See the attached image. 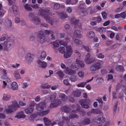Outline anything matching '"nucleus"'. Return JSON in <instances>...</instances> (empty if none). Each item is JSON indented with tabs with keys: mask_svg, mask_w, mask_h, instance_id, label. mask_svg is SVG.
<instances>
[{
	"mask_svg": "<svg viewBox=\"0 0 126 126\" xmlns=\"http://www.w3.org/2000/svg\"><path fill=\"white\" fill-rule=\"evenodd\" d=\"M65 71L66 73L69 75H71L72 74L75 73V71L72 70L70 68L68 67H67L66 68Z\"/></svg>",
	"mask_w": 126,
	"mask_h": 126,
	"instance_id": "obj_25",
	"label": "nucleus"
},
{
	"mask_svg": "<svg viewBox=\"0 0 126 126\" xmlns=\"http://www.w3.org/2000/svg\"><path fill=\"white\" fill-rule=\"evenodd\" d=\"M91 55L90 53H87L86 56V58L84 60L85 62L86 63L88 62V61L90 60V57H91Z\"/></svg>",
	"mask_w": 126,
	"mask_h": 126,
	"instance_id": "obj_35",
	"label": "nucleus"
},
{
	"mask_svg": "<svg viewBox=\"0 0 126 126\" xmlns=\"http://www.w3.org/2000/svg\"><path fill=\"white\" fill-rule=\"evenodd\" d=\"M34 56V55L30 53L27 54L25 57L26 62L28 63L32 62L33 60Z\"/></svg>",
	"mask_w": 126,
	"mask_h": 126,
	"instance_id": "obj_10",
	"label": "nucleus"
},
{
	"mask_svg": "<svg viewBox=\"0 0 126 126\" xmlns=\"http://www.w3.org/2000/svg\"><path fill=\"white\" fill-rule=\"evenodd\" d=\"M1 40L4 42L3 45L4 49L5 50H8L11 48L14 40L11 39L10 37H8L6 34L2 35Z\"/></svg>",
	"mask_w": 126,
	"mask_h": 126,
	"instance_id": "obj_1",
	"label": "nucleus"
},
{
	"mask_svg": "<svg viewBox=\"0 0 126 126\" xmlns=\"http://www.w3.org/2000/svg\"><path fill=\"white\" fill-rule=\"evenodd\" d=\"M79 76L80 78H83L84 75V73L82 71H80L77 73Z\"/></svg>",
	"mask_w": 126,
	"mask_h": 126,
	"instance_id": "obj_39",
	"label": "nucleus"
},
{
	"mask_svg": "<svg viewBox=\"0 0 126 126\" xmlns=\"http://www.w3.org/2000/svg\"><path fill=\"white\" fill-rule=\"evenodd\" d=\"M60 36L61 38H64L65 41L67 42L68 43L70 42V39L68 36L67 35H65L64 34L61 33L60 34Z\"/></svg>",
	"mask_w": 126,
	"mask_h": 126,
	"instance_id": "obj_30",
	"label": "nucleus"
},
{
	"mask_svg": "<svg viewBox=\"0 0 126 126\" xmlns=\"http://www.w3.org/2000/svg\"><path fill=\"white\" fill-rule=\"evenodd\" d=\"M12 9L15 16H17L19 15V12L17 7L16 5H13L12 6Z\"/></svg>",
	"mask_w": 126,
	"mask_h": 126,
	"instance_id": "obj_21",
	"label": "nucleus"
},
{
	"mask_svg": "<svg viewBox=\"0 0 126 126\" xmlns=\"http://www.w3.org/2000/svg\"><path fill=\"white\" fill-rule=\"evenodd\" d=\"M77 79L76 76L74 75H72L71 76L70 80L71 81H76Z\"/></svg>",
	"mask_w": 126,
	"mask_h": 126,
	"instance_id": "obj_48",
	"label": "nucleus"
},
{
	"mask_svg": "<svg viewBox=\"0 0 126 126\" xmlns=\"http://www.w3.org/2000/svg\"><path fill=\"white\" fill-rule=\"evenodd\" d=\"M18 88L17 83L15 82H13L11 84V88L13 90H16Z\"/></svg>",
	"mask_w": 126,
	"mask_h": 126,
	"instance_id": "obj_22",
	"label": "nucleus"
},
{
	"mask_svg": "<svg viewBox=\"0 0 126 126\" xmlns=\"http://www.w3.org/2000/svg\"><path fill=\"white\" fill-rule=\"evenodd\" d=\"M37 63L38 66L43 68H45L47 65V64L46 62H42L40 60L38 61Z\"/></svg>",
	"mask_w": 126,
	"mask_h": 126,
	"instance_id": "obj_15",
	"label": "nucleus"
},
{
	"mask_svg": "<svg viewBox=\"0 0 126 126\" xmlns=\"http://www.w3.org/2000/svg\"><path fill=\"white\" fill-rule=\"evenodd\" d=\"M15 77L17 79H21L19 73L17 71H15L14 73Z\"/></svg>",
	"mask_w": 126,
	"mask_h": 126,
	"instance_id": "obj_32",
	"label": "nucleus"
},
{
	"mask_svg": "<svg viewBox=\"0 0 126 126\" xmlns=\"http://www.w3.org/2000/svg\"><path fill=\"white\" fill-rule=\"evenodd\" d=\"M28 17L31 21L35 24L39 25L41 23L40 18L38 17L35 16L33 12H30L29 14Z\"/></svg>",
	"mask_w": 126,
	"mask_h": 126,
	"instance_id": "obj_6",
	"label": "nucleus"
},
{
	"mask_svg": "<svg viewBox=\"0 0 126 126\" xmlns=\"http://www.w3.org/2000/svg\"><path fill=\"white\" fill-rule=\"evenodd\" d=\"M86 84V82H82L79 83L77 85L79 87H84Z\"/></svg>",
	"mask_w": 126,
	"mask_h": 126,
	"instance_id": "obj_44",
	"label": "nucleus"
},
{
	"mask_svg": "<svg viewBox=\"0 0 126 126\" xmlns=\"http://www.w3.org/2000/svg\"><path fill=\"white\" fill-rule=\"evenodd\" d=\"M101 18L100 16H98L96 17H94L92 19L93 20H96V23L99 22L101 21Z\"/></svg>",
	"mask_w": 126,
	"mask_h": 126,
	"instance_id": "obj_38",
	"label": "nucleus"
},
{
	"mask_svg": "<svg viewBox=\"0 0 126 126\" xmlns=\"http://www.w3.org/2000/svg\"><path fill=\"white\" fill-rule=\"evenodd\" d=\"M47 56L46 53V52L44 51H43L42 52L40 56V59L42 60H44Z\"/></svg>",
	"mask_w": 126,
	"mask_h": 126,
	"instance_id": "obj_34",
	"label": "nucleus"
},
{
	"mask_svg": "<svg viewBox=\"0 0 126 126\" xmlns=\"http://www.w3.org/2000/svg\"><path fill=\"white\" fill-rule=\"evenodd\" d=\"M6 12V11L3 9H2L0 11V16L2 17Z\"/></svg>",
	"mask_w": 126,
	"mask_h": 126,
	"instance_id": "obj_46",
	"label": "nucleus"
},
{
	"mask_svg": "<svg viewBox=\"0 0 126 126\" xmlns=\"http://www.w3.org/2000/svg\"><path fill=\"white\" fill-rule=\"evenodd\" d=\"M49 110H43L39 112L38 114V115L40 116H43L47 115L49 112Z\"/></svg>",
	"mask_w": 126,
	"mask_h": 126,
	"instance_id": "obj_27",
	"label": "nucleus"
},
{
	"mask_svg": "<svg viewBox=\"0 0 126 126\" xmlns=\"http://www.w3.org/2000/svg\"><path fill=\"white\" fill-rule=\"evenodd\" d=\"M39 14L40 15L42 16L46 21H47L50 25H53L54 19L50 18L48 16L50 14V10L47 9H41L39 11Z\"/></svg>",
	"mask_w": 126,
	"mask_h": 126,
	"instance_id": "obj_2",
	"label": "nucleus"
},
{
	"mask_svg": "<svg viewBox=\"0 0 126 126\" xmlns=\"http://www.w3.org/2000/svg\"><path fill=\"white\" fill-rule=\"evenodd\" d=\"M49 98L50 102L52 103L50 105L51 107H56L62 102L61 99H56V96L54 95H50Z\"/></svg>",
	"mask_w": 126,
	"mask_h": 126,
	"instance_id": "obj_4",
	"label": "nucleus"
},
{
	"mask_svg": "<svg viewBox=\"0 0 126 126\" xmlns=\"http://www.w3.org/2000/svg\"><path fill=\"white\" fill-rule=\"evenodd\" d=\"M56 74L58 75L61 78H63L64 76L63 73L61 70H60L57 71Z\"/></svg>",
	"mask_w": 126,
	"mask_h": 126,
	"instance_id": "obj_36",
	"label": "nucleus"
},
{
	"mask_svg": "<svg viewBox=\"0 0 126 126\" xmlns=\"http://www.w3.org/2000/svg\"><path fill=\"white\" fill-rule=\"evenodd\" d=\"M43 120L44 121V123L46 122H51V121L50 120H49L47 118L44 117L43 118Z\"/></svg>",
	"mask_w": 126,
	"mask_h": 126,
	"instance_id": "obj_62",
	"label": "nucleus"
},
{
	"mask_svg": "<svg viewBox=\"0 0 126 126\" xmlns=\"http://www.w3.org/2000/svg\"><path fill=\"white\" fill-rule=\"evenodd\" d=\"M62 110L68 113L70 112L71 110L70 108L68 106H65L61 108Z\"/></svg>",
	"mask_w": 126,
	"mask_h": 126,
	"instance_id": "obj_19",
	"label": "nucleus"
},
{
	"mask_svg": "<svg viewBox=\"0 0 126 126\" xmlns=\"http://www.w3.org/2000/svg\"><path fill=\"white\" fill-rule=\"evenodd\" d=\"M117 69L118 71H122L124 69L123 67L122 66H119L117 68Z\"/></svg>",
	"mask_w": 126,
	"mask_h": 126,
	"instance_id": "obj_53",
	"label": "nucleus"
},
{
	"mask_svg": "<svg viewBox=\"0 0 126 126\" xmlns=\"http://www.w3.org/2000/svg\"><path fill=\"white\" fill-rule=\"evenodd\" d=\"M91 122V120L89 118H85L82 121V123L84 125L89 124Z\"/></svg>",
	"mask_w": 126,
	"mask_h": 126,
	"instance_id": "obj_31",
	"label": "nucleus"
},
{
	"mask_svg": "<svg viewBox=\"0 0 126 126\" xmlns=\"http://www.w3.org/2000/svg\"><path fill=\"white\" fill-rule=\"evenodd\" d=\"M6 22L7 26L8 27H10L12 25L11 22L9 19H7Z\"/></svg>",
	"mask_w": 126,
	"mask_h": 126,
	"instance_id": "obj_51",
	"label": "nucleus"
},
{
	"mask_svg": "<svg viewBox=\"0 0 126 126\" xmlns=\"http://www.w3.org/2000/svg\"><path fill=\"white\" fill-rule=\"evenodd\" d=\"M96 81L98 84H99L102 83L103 81V79L102 78H99L97 79Z\"/></svg>",
	"mask_w": 126,
	"mask_h": 126,
	"instance_id": "obj_47",
	"label": "nucleus"
},
{
	"mask_svg": "<svg viewBox=\"0 0 126 126\" xmlns=\"http://www.w3.org/2000/svg\"><path fill=\"white\" fill-rule=\"evenodd\" d=\"M69 100V101L72 102H74L75 101V100L73 97H72L71 95H69L68 96Z\"/></svg>",
	"mask_w": 126,
	"mask_h": 126,
	"instance_id": "obj_52",
	"label": "nucleus"
},
{
	"mask_svg": "<svg viewBox=\"0 0 126 126\" xmlns=\"http://www.w3.org/2000/svg\"><path fill=\"white\" fill-rule=\"evenodd\" d=\"M96 56L99 58L101 59L104 57V55L101 53H99L98 54H96Z\"/></svg>",
	"mask_w": 126,
	"mask_h": 126,
	"instance_id": "obj_50",
	"label": "nucleus"
},
{
	"mask_svg": "<svg viewBox=\"0 0 126 126\" xmlns=\"http://www.w3.org/2000/svg\"><path fill=\"white\" fill-rule=\"evenodd\" d=\"M59 41H57L53 42V45L55 47H57L59 46Z\"/></svg>",
	"mask_w": 126,
	"mask_h": 126,
	"instance_id": "obj_45",
	"label": "nucleus"
},
{
	"mask_svg": "<svg viewBox=\"0 0 126 126\" xmlns=\"http://www.w3.org/2000/svg\"><path fill=\"white\" fill-rule=\"evenodd\" d=\"M11 97V95L9 94H4L3 95L2 99L5 101L9 100Z\"/></svg>",
	"mask_w": 126,
	"mask_h": 126,
	"instance_id": "obj_28",
	"label": "nucleus"
},
{
	"mask_svg": "<svg viewBox=\"0 0 126 126\" xmlns=\"http://www.w3.org/2000/svg\"><path fill=\"white\" fill-rule=\"evenodd\" d=\"M60 7V5L58 3H55L53 7V9L55 10H58L59 9Z\"/></svg>",
	"mask_w": 126,
	"mask_h": 126,
	"instance_id": "obj_42",
	"label": "nucleus"
},
{
	"mask_svg": "<svg viewBox=\"0 0 126 126\" xmlns=\"http://www.w3.org/2000/svg\"><path fill=\"white\" fill-rule=\"evenodd\" d=\"M59 87L58 85H55L52 86L51 87V89L53 90H55L57 89Z\"/></svg>",
	"mask_w": 126,
	"mask_h": 126,
	"instance_id": "obj_55",
	"label": "nucleus"
},
{
	"mask_svg": "<svg viewBox=\"0 0 126 126\" xmlns=\"http://www.w3.org/2000/svg\"><path fill=\"white\" fill-rule=\"evenodd\" d=\"M20 19L18 17H16L15 19V21L16 23H18L20 22Z\"/></svg>",
	"mask_w": 126,
	"mask_h": 126,
	"instance_id": "obj_64",
	"label": "nucleus"
},
{
	"mask_svg": "<svg viewBox=\"0 0 126 126\" xmlns=\"http://www.w3.org/2000/svg\"><path fill=\"white\" fill-rule=\"evenodd\" d=\"M68 117L70 119H72L74 118L77 119H78L79 117V116L75 113H70L68 115Z\"/></svg>",
	"mask_w": 126,
	"mask_h": 126,
	"instance_id": "obj_26",
	"label": "nucleus"
},
{
	"mask_svg": "<svg viewBox=\"0 0 126 126\" xmlns=\"http://www.w3.org/2000/svg\"><path fill=\"white\" fill-rule=\"evenodd\" d=\"M3 78L4 79L5 81L7 82H10V80L7 77H5V76H4L3 77Z\"/></svg>",
	"mask_w": 126,
	"mask_h": 126,
	"instance_id": "obj_63",
	"label": "nucleus"
},
{
	"mask_svg": "<svg viewBox=\"0 0 126 126\" xmlns=\"http://www.w3.org/2000/svg\"><path fill=\"white\" fill-rule=\"evenodd\" d=\"M117 102L116 103V104L114 106L113 111L114 112H115L117 110Z\"/></svg>",
	"mask_w": 126,
	"mask_h": 126,
	"instance_id": "obj_60",
	"label": "nucleus"
},
{
	"mask_svg": "<svg viewBox=\"0 0 126 126\" xmlns=\"http://www.w3.org/2000/svg\"><path fill=\"white\" fill-rule=\"evenodd\" d=\"M23 113V112L22 111L18 112L17 113V115L15 116V117L18 119L25 118V116Z\"/></svg>",
	"mask_w": 126,
	"mask_h": 126,
	"instance_id": "obj_18",
	"label": "nucleus"
},
{
	"mask_svg": "<svg viewBox=\"0 0 126 126\" xmlns=\"http://www.w3.org/2000/svg\"><path fill=\"white\" fill-rule=\"evenodd\" d=\"M62 121L64 122L65 125H67L68 123L69 122L70 119L67 117H65L63 116L62 117Z\"/></svg>",
	"mask_w": 126,
	"mask_h": 126,
	"instance_id": "obj_29",
	"label": "nucleus"
},
{
	"mask_svg": "<svg viewBox=\"0 0 126 126\" xmlns=\"http://www.w3.org/2000/svg\"><path fill=\"white\" fill-rule=\"evenodd\" d=\"M95 122L97 123L101 124L105 121V119L102 116H99L95 118Z\"/></svg>",
	"mask_w": 126,
	"mask_h": 126,
	"instance_id": "obj_12",
	"label": "nucleus"
},
{
	"mask_svg": "<svg viewBox=\"0 0 126 126\" xmlns=\"http://www.w3.org/2000/svg\"><path fill=\"white\" fill-rule=\"evenodd\" d=\"M59 97L61 98V101H66L67 99V96H66L65 95L62 93H60L58 94Z\"/></svg>",
	"mask_w": 126,
	"mask_h": 126,
	"instance_id": "obj_16",
	"label": "nucleus"
},
{
	"mask_svg": "<svg viewBox=\"0 0 126 126\" xmlns=\"http://www.w3.org/2000/svg\"><path fill=\"white\" fill-rule=\"evenodd\" d=\"M74 36L75 37H80L82 36L79 30H75L73 34Z\"/></svg>",
	"mask_w": 126,
	"mask_h": 126,
	"instance_id": "obj_20",
	"label": "nucleus"
},
{
	"mask_svg": "<svg viewBox=\"0 0 126 126\" xmlns=\"http://www.w3.org/2000/svg\"><path fill=\"white\" fill-rule=\"evenodd\" d=\"M33 110L34 109L33 108L30 107L26 108L25 110V112L27 114H30L32 112Z\"/></svg>",
	"mask_w": 126,
	"mask_h": 126,
	"instance_id": "obj_23",
	"label": "nucleus"
},
{
	"mask_svg": "<svg viewBox=\"0 0 126 126\" xmlns=\"http://www.w3.org/2000/svg\"><path fill=\"white\" fill-rule=\"evenodd\" d=\"M102 15L104 19L106 18L107 17L106 13L105 12H103L102 13Z\"/></svg>",
	"mask_w": 126,
	"mask_h": 126,
	"instance_id": "obj_57",
	"label": "nucleus"
},
{
	"mask_svg": "<svg viewBox=\"0 0 126 126\" xmlns=\"http://www.w3.org/2000/svg\"><path fill=\"white\" fill-rule=\"evenodd\" d=\"M80 61L77 59L75 62L72 65L73 68L75 70H77L79 68V63Z\"/></svg>",
	"mask_w": 126,
	"mask_h": 126,
	"instance_id": "obj_14",
	"label": "nucleus"
},
{
	"mask_svg": "<svg viewBox=\"0 0 126 126\" xmlns=\"http://www.w3.org/2000/svg\"><path fill=\"white\" fill-rule=\"evenodd\" d=\"M64 83L67 85H70V83H69L68 81V80L67 79L64 80L63 81Z\"/></svg>",
	"mask_w": 126,
	"mask_h": 126,
	"instance_id": "obj_61",
	"label": "nucleus"
},
{
	"mask_svg": "<svg viewBox=\"0 0 126 126\" xmlns=\"http://www.w3.org/2000/svg\"><path fill=\"white\" fill-rule=\"evenodd\" d=\"M88 101L87 99H81L80 100V104L82 108L86 109L89 108V106L86 104L88 103Z\"/></svg>",
	"mask_w": 126,
	"mask_h": 126,
	"instance_id": "obj_11",
	"label": "nucleus"
},
{
	"mask_svg": "<svg viewBox=\"0 0 126 126\" xmlns=\"http://www.w3.org/2000/svg\"><path fill=\"white\" fill-rule=\"evenodd\" d=\"M59 52L62 54L66 53H65V48L63 47H61L58 48Z\"/></svg>",
	"mask_w": 126,
	"mask_h": 126,
	"instance_id": "obj_33",
	"label": "nucleus"
},
{
	"mask_svg": "<svg viewBox=\"0 0 126 126\" xmlns=\"http://www.w3.org/2000/svg\"><path fill=\"white\" fill-rule=\"evenodd\" d=\"M45 33L47 34L50 35L51 39H54L55 37L54 35V33L51 30H46L45 31Z\"/></svg>",
	"mask_w": 126,
	"mask_h": 126,
	"instance_id": "obj_17",
	"label": "nucleus"
},
{
	"mask_svg": "<svg viewBox=\"0 0 126 126\" xmlns=\"http://www.w3.org/2000/svg\"><path fill=\"white\" fill-rule=\"evenodd\" d=\"M64 40L65 42L62 40L59 41V43L60 45H63L66 47V52L64 54V56L65 58H67L71 56L72 53V49L70 46H67V44L68 43L67 42L65 39Z\"/></svg>",
	"mask_w": 126,
	"mask_h": 126,
	"instance_id": "obj_3",
	"label": "nucleus"
},
{
	"mask_svg": "<svg viewBox=\"0 0 126 126\" xmlns=\"http://www.w3.org/2000/svg\"><path fill=\"white\" fill-rule=\"evenodd\" d=\"M38 36L39 38V41L41 43H44L46 40L43 31H40L38 32Z\"/></svg>",
	"mask_w": 126,
	"mask_h": 126,
	"instance_id": "obj_9",
	"label": "nucleus"
},
{
	"mask_svg": "<svg viewBox=\"0 0 126 126\" xmlns=\"http://www.w3.org/2000/svg\"><path fill=\"white\" fill-rule=\"evenodd\" d=\"M74 42L77 46L80 45L81 44V41L77 39H75L74 40Z\"/></svg>",
	"mask_w": 126,
	"mask_h": 126,
	"instance_id": "obj_43",
	"label": "nucleus"
},
{
	"mask_svg": "<svg viewBox=\"0 0 126 126\" xmlns=\"http://www.w3.org/2000/svg\"><path fill=\"white\" fill-rule=\"evenodd\" d=\"M24 7L25 9L29 11H31L32 10V9L30 7L29 4H26L24 5Z\"/></svg>",
	"mask_w": 126,
	"mask_h": 126,
	"instance_id": "obj_41",
	"label": "nucleus"
},
{
	"mask_svg": "<svg viewBox=\"0 0 126 126\" xmlns=\"http://www.w3.org/2000/svg\"><path fill=\"white\" fill-rule=\"evenodd\" d=\"M79 21L78 20H74L73 24L74 25L75 28H77L79 26Z\"/></svg>",
	"mask_w": 126,
	"mask_h": 126,
	"instance_id": "obj_40",
	"label": "nucleus"
},
{
	"mask_svg": "<svg viewBox=\"0 0 126 126\" xmlns=\"http://www.w3.org/2000/svg\"><path fill=\"white\" fill-rule=\"evenodd\" d=\"M19 105L15 101L12 102L11 105H9L8 106V108L4 110L7 113H10L13 112V110H16V109L19 108Z\"/></svg>",
	"mask_w": 126,
	"mask_h": 126,
	"instance_id": "obj_5",
	"label": "nucleus"
},
{
	"mask_svg": "<svg viewBox=\"0 0 126 126\" xmlns=\"http://www.w3.org/2000/svg\"><path fill=\"white\" fill-rule=\"evenodd\" d=\"M6 116L3 113H0V119H4L5 118Z\"/></svg>",
	"mask_w": 126,
	"mask_h": 126,
	"instance_id": "obj_59",
	"label": "nucleus"
},
{
	"mask_svg": "<svg viewBox=\"0 0 126 126\" xmlns=\"http://www.w3.org/2000/svg\"><path fill=\"white\" fill-rule=\"evenodd\" d=\"M95 33L93 31H90L88 33V35L90 38H92L95 36Z\"/></svg>",
	"mask_w": 126,
	"mask_h": 126,
	"instance_id": "obj_37",
	"label": "nucleus"
},
{
	"mask_svg": "<svg viewBox=\"0 0 126 126\" xmlns=\"http://www.w3.org/2000/svg\"><path fill=\"white\" fill-rule=\"evenodd\" d=\"M57 14L59 18L62 20H64L68 17L67 15L64 12L59 13Z\"/></svg>",
	"mask_w": 126,
	"mask_h": 126,
	"instance_id": "obj_13",
	"label": "nucleus"
},
{
	"mask_svg": "<svg viewBox=\"0 0 126 126\" xmlns=\"http://www.w3.org/2000/svg\"><path fill=\"white\" fill-rule=\"evenodd\" d=\"M95 60L93 58H91L90 59L88 62L86 63L87 64H90L92 63L95 62Z\"/></svg>",
	"mask_w": 126,
	"mask_h": 126,
	"instance_id": "obj_49",
	"label": "nucleus"
},
{
	"mask_svg": "<svg viewBox=\"0 0 126 126\" xmlns=\"http://www.w3.org/2000/svg\"><path fill=\"white\" fill-rule=\"evenodd\" d=\"M84 48L88 52H90L91 51V48L88 46H84Z\"/></svg>",
	"mask_w": 126,
	"mask_h": 126,
	"instance_id": "obj_54",
	"label": "nucleus"
},
{
	"mask_svg": "<svg viewBox=\"0 0 126 126\" xmlns=\"http://www.w3.org/2000/svg\"><path fill=\"white\" fill-rule=\"evenodd\" d=\"M58 124L60 126H64V125H65L64 123V122H63L62 121L59 122H58Z\"/></svg>",
	"mask_w": 126,
	"mask_h": 126,
	"instance_id": "obj_58",
	"label": "nucleus"
},
{
	"mask_svg": "<svg viewBox=\"0 0 126 126\" xmlns=\"http://www.w3.org/2000/svg\"><path fill=\"white\" fill-rule=\"evenodd\" d=\"M100 62H96L92 64L90 67V70L94 72L100 69L102 67Z\"/></svg>",
	"mask_w": 126,
	"mask_h": 126,
	"instance_id": "obj_7",
	"label": "nucleus"
},
{
	"mask_svg": "<svg viewBox=\"0 0 126 126\" xmlns=\"http://www.w3.org/2000/svg\"><path fill=\"white\" fill-rule=\"evenodd\" d=\"M120 14V17L123 18H125L126 17V14L125 12H123Z\"/></svg>",
	"mask_w": 126,
	"mask_h": 126,
	"instance_id": "obj_56",
	"label": "nucleus"
},
{
	"mask_svg": "<svg viewBox=\"0 0 126 126\" xmlns=\"http://www.w3.org/2000/svg\"><path fill=\"white\" fill-rule=\"evenodd\" d=\"M81 91L79 90L74 91L73 93V95L75 97H78L81 95Z\"/></svg>",
	"mask_w": 126,
	"mask_h": 126,
	"instance_id": "obj_24",
	"label": "nucleus"
},
{
	"mask_svg": "<svg viewBox=\"0 0 126 126\" xmlns=\"http://www.w3.org/2000/svg\"><path fill=\"white\" fill-rule=\"evenodd\" d=\"M46 103L44 102H41L36 104V108L39 111H41L44 110L46 107Z\"/></svg>",
	"mask_w": 126,
	"mask_h": 126,
	"instance_id": "obj_8",
	"label": "nucleus"
}]
</instances>
